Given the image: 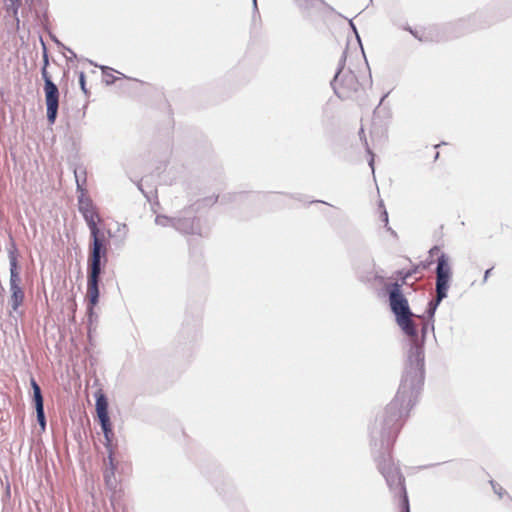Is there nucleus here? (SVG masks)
<instances>
[{
  "instance_id": "473e14b6",
  "label": "nucleus",
  "mask_w": 512,
  "mask_h": 512,
  "mask_svg": "<svg viewBox=\"0 0 512 512\" xmlns=\"http://www.w3.org/2000/svg\"><path fill=\"white\" fill-rule=\"evenodd\" d=\"M137 187L146 196V194H145V192H144V190L142 188V184L141 183H137Z\"/></svg>"
},
{
  "instance_id": "2f4dec72",
  "label": "nucleus",
  "mask_w": 512,
  "mask_h": 512,
  "mask_svg": "<svg viewBox=\"0 0 512 512\" xmlns=\"http://www.w3.org/2000/svg\"><path fill=\"white\" fill-rule=\"evenodd\" d=\"M30 383H31L32 390H33L36 386H39V385H38V383L36 382V380H35L34 378H31Z\"/></svg>"
},
{
  "instance_id": "bb28decb",
  "label": "nucleus",
  "mask_w": 512,
  "mask_h": 512,
  "mask_svg": "<svg viewBox=\"0 0 512 512\" xmlns=\"http://www.w3.org/2000/svg\"><path fill=\"white\" fill-rule=\"evenodd\" d=\"M349 26L351 28V30L354 32L356 38H357V41L359 43H361V39H360V36L358 34V31H357V28H356V25L354 24L353 20H349Z\"/></svg>"
},
{
  "instance_id": "6ab92c4d",
  "label": "nucleus",
  "mask_w": 512,
  "mask_h": 512,
  "mask_svg": "<svg viewBox=\"0 0 512 512\" xmlns=\"http://www.w3.org/2000/svg\"><path fill=\"white\" fill-rule=\"evenodd\" d=\"M100 68L102 69L103 79L106 85L114 84L116 81V77L110 73L111 71H113V69L107 66H101Z\"/></svg>"
},
{
  "instance_id": "72a5a7b5",
  "label": "nucleus",
  "mask_w": 512,
  "mask_h": 512,
  "mask_svg": "<svg viewBox=\"0 0 512 512\" xmlns=\"http://www.w3.org/2000/svg\"><path fill=\"white\" fill-rule=\"evenodd\" d=\"M218 198H219V196L215 197V199H214V200H212V199H211V202H212V203H215V202L218 200Z\"/></svg>"
},
{
  "instance_id": "f257e3e1",
  "label": "nucleus",
  "mask_w": 512,
  "mask_h": 512,
  "mask_svg": "<svg viewBox=\"0 0 512 512\" xmlns=\"http://www.w3.org/2000/svg\"><path fill=\"white\" fill-rule=\"evenodd\" d=\"M425 378V364L419 348H414L406 363L395 397L377 414L370 428L371 449L379 472L395 496L407 494L405 479L391 458V448L415 405Z\"/></svg>"
},
{
  "instance_id": "cd10ccee",
  "label": "nucleus",
  "mask_w": 512,
  "mask_h": 512,
  "mask_svg": "<svg viewBox=\"0 0 512 512\" xmlns=\"http://www.w3.org/2000/svg\"><path fill=\"white\" fill-rule=\"evenodd\" d=\"M493 268H489L485 271L484 273V277H483V283H486L487 280H488V277L490 276L491 274V271H492Z\"/></svg>"
},
{
  "instance_id": "a878e982",
  "label": "nucleus",
  "mask_w": 512,
  "mask_h": 512,
  "mask_svg": "<svg viewBox=\"0 0 512 512\" xmlns=\"http://www.w3.org/2000/svg\"><path fill=\"white\" fill-rule=\"evenodd\" d=\"M54 41H55V43H56L58 46H62V47H63V49H64V50H66V51L69 53V56H71V58H76V54H75V52H74L72 49H70L69 47L64 46L62 43H60V42H59L58 40H56L55 38H54Z\"/></svg>"
},
{
  "instance_id": "1a4fd4ad",
  "label": "nucleus",
  "mask_w": 512,
  "mask_h": 512,
  "mask_svg": "<svg viewBox=\"0 0 512 512\" xmlns=\"http://www.w3.org/2000/svg\"><path fill=\"white\" fill-rule=\"evenodd\" d=\"M91 243L89 247V256L87 264H107V247L104 235L96 233L91 235Z\"/></svg>"
},
{
  "instance_id": "4468645a",
  "label": "nucleus",
  "mask_w": 512,
  "mask_h": 512,
  "mask_svg": "<svg viewBox=\"0 0 512 512\" xmlns=\"http://www.w3.org/2000/svg\"><path fill=\"white\" fill-rule=\"evenodd\" d=\"M7 12L11 13L16 19L18 10L21 6V0H4Z\"/></svg>"
},
{
  "instance_id": "0eeeda50",
  "label": "nucleus",
  "mask_w": 512,
  "mask_h": 512,
  "mask_svg": "<svg viewBox=\"0 0 512 512\" xmlns=\"http://www.w3.org/2000/svg\"><path fill=\"white\" fill-rule=\"evenodd\" d=\"M41 76L44 80V92L47 110V121L49 124H54L58 115L59 108V89L52 81L47 68H41Z\"/></svg>"
},
{
  "instance_id": "9b49d317",
  "label": "nucleus",
  "mask_w": 512,
  "mask_h": 512,
  "mask_svg": "<svg viewBox=\"0 0 512 512\" xmlns=\"http://www.w3.org/2000/svg\"><path fill=\"white\" fill-rule=\"evenodd\" d=\"M199 219L192 216L177 217L174 221V228L183 234H193L203 236Z\"/></svg>"
},
{
  "instance_id": "ddd939ff",
  "label": "nucleus",
  "mask_w": 512,
  "mask_h": 512,
  "mask_svg": "<svg viewBox=\"0 0 512 512\" xmlns=\"http://www.w3.org/2000/svg\"><path fill=\"white\" fill-rule=\"evenodd\" d=\"M418 317L421 320H423V325H422V328H421L422 339H420L418 337V340H419L420 343H422V347L424 348V338H425L426 334L428 333V331L434 332V323H433V320L425 321L424 317H421V316H418Z\"/></svg>"
},
{
  "instance_id": "f3484780",
  "label": "nucleus",
  "mask_w": 512,
  "mask_h": 512,
  "mask_svg": "<svg viewBox=\"0 0 512 512\" xmlns=\"http://www.w3.org/2000/svg\"><path fill=\"white\" fill-rule=\"evenodd\" d=\"M175 218H171L165 215H157L155 218V223L159 226L168 227L171 226L174 228Z\"/></svg>"
},
{
  "instance_id": "f03ea898",
  "label": "nucleus",
  "mask_w": 512,
  "mask_h": 512,
  "mask_svg": "<svg viewBox=\"0 0 512 512\" xmlns=\"http://www.w3.org/2000/svg\"><path fill=\"white\" fill-rule=\"evenodd\" d=\"M385 290L388 295L389 307L397 325L401 328L405 335L409 337L410 348L407 353V362L414 348H419L423 356V363L425 364V355L423 353L422 343L418 340L417 324L413 321L414 316L410 309L409 302L404 295L401 284L398 282L388 283L385 285Z\"/></svg>"
},
{
  "instance_id": "b1692460",
  "label": "nucleus",
  "mask_w": 512,
  "mask_h": 512,
  "mask_svg": "<svg viewBox=\"0 0 512 512\" xmlns=\"http://www.w3.org/2000/svg\"><path fill=\"white\" fill-rule=\"evenodd\" d=\"M41 42H42V47H43V66L42 67L47 68V66L49 65L48 52H47L45 43L42 40H41Z\"/></svg>"
},
{
  "instance_id": "20e7f679",
  "label": "nucleus",
  "mask_w": 512,
  "mask_h": 512,
  "mask_svg": "<svg viewBox=\"0 0 512 512\" xmlns=\"http://www.w3.org/2000/svg\"><path fill=\"white\" fill-rule=\"evenodd\" d=\"M346 52H343L338 69L330 82L335 95L341 100H357L361 91V84L351 71H344Z\"/></svg>"
},
{
  "instance_id": "6e6552de",
  "label": "nucleus",
  "mask_w": 512,
  "mask_h": 512,
  "mask_svg": "<svg viewBox=\"0 0 512 512\" xmlns=\"http://www.w3.org/2000/svg\"><path fill=\"white\" fill-rule=\"evenodd\" d=\"M105 266V264H87V295L89 299L88 310L90 312L93 311V307L99 302V283Z\"/></svg>"
},
{
  "instance_id": "393cba45",
  "label": "nucleus",
  "mask_w": 512,
  "mask_h": 512,
  "mask_svg": "<svg viewBox=\"0 0 512 512\" xmlns=\"http://www.w3.org/2000/svg\"><path fill=\"white\" fill-rule=\"evenodd\" d=\"M79 84H80L81 90L85 94H87L86 81H85V74H84V72H80V74H79Z\"/></svg>"
},
{
  "instance_id": "c756f323",
  "label": "nucleus",
  "mask_w": 512,
  "mask_h": 512,
  "mask_svg": "<svg viewBox=\"0 0 512 512\" xmlns=\"http://www.w3.org/2000/svg\"><path fill=\"white\" fill-rule=\"evenodd\" d=\"M232 196H237V194H234V195H231V194L223 195V196L221 197V200H220V201H221V203H224L226 200H230V198H231Z\"/></svg>"
},
{
  "instance_id": "7ed1b4c3",
  "label": "nucleus",
  "mask_w": 512,
  "mask_h": 512,
  "mask_svg": "<svg viewBox=\"0 0 512 512\" xmlns=\"http://www.w3.org/2000/svg\"><path fill=\"white\" fill-rule=\"evenodd\" d=\"M436 282L435 297L428 302L426 315L428 320H433L436 310L440 303L447 297L450 282L452 279V268L449 263V257L445 253H441L437 258L436 264Z\"/></svg>"
},
{
  "instance_id": "2eb2a0df",
  "label": "nucleus",
  "mask_w": 512,
  "mask_h": 512,
  "mask_svg": "<svg viewBox=\"0 0 512 512\" xmlns=\"http://www.w3.org/2000/svg\"><path fill=\"white\" fill-rule=\"evenodd\" d=\"M359 135H360L361 139H363V141H364V145H365L367 154L370 156L368 164H369L370 168L372 169V173L374 174V153L372 152V150L370 149V147L368 145L367 139L365 138V135H364L363 128L360 129Z\"/></svg>"
},
{
  "instance_id": "4be33fe9",
  "label": "nucleus",
  "mask_w": 512,
  "mask_h": 512,
  "mask_svg": "<svg viewBox=\"0 0 512 512\" xmlns=\"http://www.w3.org/2000/svg\"><path fill=\"white\" fill-rule=\"evenodd\" d=\"M401 499V512H410L408 495H398Z\"/></svg>"
},
{
  "instance_id": "423d86ee",
  "label": "nucleus",
  "mask_w": 512,
  "mask_h": 512,
  "mask_svg": "<svg viewBox=\"0 0 512 512\" xmlns=\"http://www.w3.org/2000/svg\"><path fill=\"white\" fill-rule=\"evenodd\" d=\"M95 398H96L95 408H96L97 418H98L99 424L101 426V429H102V432L104 435L105 447L109 451L108 458H109L111 466L113 467L111 445H112V440L114 437V432L112 429V423H111L109 411H108V409H109L108 399L105 396V394L101 391H98L95 394Z\"/></svg>"
},
{
  "instance_id": "f8f14e48",
  "label": "nucleus",
  "mask_w": 512,
  "mask_h": 512,
  "mask_svg": "<svg viewBox=\"0 0 512 512\" xmlns=\"http://www.w3.org/2000/svg\"><path fill=\"white\" fill-rule=\"evenodd\" d=\"M74 176L76 181V190L77 193L86 194L85 185L87 183V173L86 169L83 166H78L74 169Z\"/></svg>"
},
{
  "instance_id": "9d476101",
  "label": "nucleus",
  "mask_w": 512,
  "mask_h": 512,
  "mask_svg": "<svg viewBox=\"0 0 512 512\" xmlns=\"http://www.w3.org/2000/svg\"><path fill=\"white\" fill-rule=\"evenodd\" d=\"M78 209L86 221V224L90 230V234L94 235L96 233H100V230L96 224L98 213L91 198L86 197V195L83 194L78 195Z\"/></svg>"
},
{
  "instance_id": "a211bd4d",
  "label": "nucleus",
  "mask_w": 512,
  "mask_h": 512,
  "mask_svg": "<svg viewBox=\"0 0 512 512\" xmlns=\"http://www.w3.org/2000/svg\"><path fill=\"white\" fill-rule=\"evenodd\" d=\"M36 410V418L39 426L42 430H45L46 428V416L44 411V405H41L39 407H35Z\"/></svg>"
},
{
  "instance_id": "7c9ffc66",
  "label": "nucleus",
  "mask_w": 512,
  "mask_h": 512,
  "mask_svg": "<svg viewBox=\"0 0 512 512\" xmlns=\"http://www.w3.org/2000/svg\"><path fill=\"white\" fill-rule=\"evenodd\" d=\"M252 4H253L254 13H257L258 12L257 0H252Z\"/></svg>"
},
{
  "instance_id": "dca6fc26",
  "label": "nucleus",
  "mask_w": 512,
  "mask_h": 512,
  "mask_svg": "<svg viewBox=\"0 0 512 512\" xmlns=\"http://www.w3.org/2000/svg\"><path fill=\"white\" fill-rule=\"evenodd\" d=\"M380 207L383 208L380 214V220L384 223V226L387 229V231H389L392 236L397 237V233L389 226L388 212L386 211L382 201L380 202Z\"/></svg>"
},
{
  "instance_id": "412c9836",
  "label": "nucleus",
  "mask_w": 512,
  "mask_h": 512,
  "mask_svg": "<svg viewBox=\"0 0 512 512\" xmlns=\"http://www.w3.org/2000/svg\"><path fill=\"white\" fill-rule=\"evenodd\" d=\"M489 483H490L494 493L497 494L499 496V498H502L504 496V494H506V491L503 489V487L500 484H498L496 481L490 480Z\"/></svg>"
},
{
  "instance_id": "c85d7f7f",
  "label": "nucleus",
  "mask_w": 512,
  "mask_h": 512,
  "mask_svg": "<svg viewBox=\"0 0 512 512\" xmlns=\"http://www.w3.org/2000/svg\"><path fill=\"white\" fill-rule=\"evenodd\" d=\"M386 97H387V94H386V95H384V96L381 98V100H380V102H379L378 106H377V107H376V109L374 110V115H376V114L379 112V108H380L381 104L383 103V101H384V99H385Z\"/></svg>"
},
{
  "instance_id": "5701e85b",
  "label": "nucleus",
  "mask_w": 512,
  "mask_h": 512,
  "mask_svg": "<svg viewBox=\"0 0 512 512\" xmlns=\"http://www.w3.org/2000/svg\"><path fill=\"white\" fill-rule=\"evenodd\" d=\"M403 29L408 31L412 36H414L416 39H418L419 41L421 42H424L426 41V39L423 38L422 35L419 34V32L417 30H414L412 27H410L409 25H405L403 26Z\"/></svg>"
},
{
  "instance_id": "aec40b11",
  "label": "nucleus",
  "mask_w": 512,
  "mask_h": 512,
  "mask_svg": "<svg viewBox=\"0 0 512 512\" xmlns=\"http://www.w3.org/2000/svg\"><path fill=\"white\" fill-rule=\"evenodd\" d=\"M33 401H34L35 407L44 405V399H43V395H42L40 386H36L33 389Z\"/></svg>"
},
{
  "instance_id": "f704fd0d",
  "label": "nucleus",
  "mask_w": 512,
  "mask_h": 512,
  "mask_svg": "<svg viewBox=\"0 0 512 512\" xmlns=\"http://www.w3.org/2000/svg\"><path fill=\"white\" fill-rule=\"evenodd\" d=\"M105 477H106V482H107V483H109V481H110L109 476H108V475H106Z\"/></svg>"
},
{
  "instance_id": "39448f33",
  "label": "nucleus",
  "mask_w": 512,
  "mask_h": 512,
  "mask_svg": "<svg viewBox=\"0 0 512 512\" xmlns=\"http://www.w3.org/2000/svg\"><path fill=\"white\" fill-rule=\"evenodd\" d=\"M8 259H9V270H10V299L9 304L13 311H17L18 308L23 304L25 295L21 287V277L18 265V249L14 242H11L8 248Z\"/></svg>"
}]
</instances>
